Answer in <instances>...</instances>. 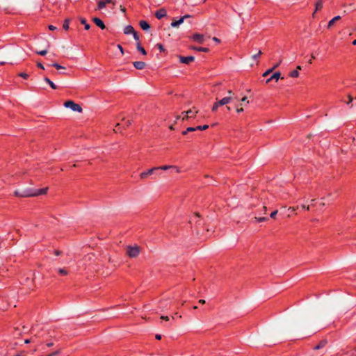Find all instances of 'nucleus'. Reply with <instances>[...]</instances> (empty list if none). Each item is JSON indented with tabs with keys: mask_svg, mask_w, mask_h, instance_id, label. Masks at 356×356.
<instances>
[{
	"mask_svg": "<svg viewBox=\"0 0 356 356\" xmlns=\"http://www.w3.org/2000/svg\"><path fill=\"white\" fill-rule=\"evenodd\" d=\"M140 252V248L137 245H128L126 248V254L130 258L137 257Z\"/></svg>",
	"mask_w": 356,
	"mask_h": 356,
	"instance_id": "f257e3e1",
	"label": "nucleus"
},
{
	"mask_svg": "<svg viewBox=\"0 0 356 356\" xmlns=\"http://www.w3.org/2000/svg\"><path fill=\"white\" fill-rule=\"evenodd\" d=\"M198 113L199 110L196 107H193L187 111L182 112V121H185L191 118H194Z\"/></svg>",
	"mask_w": 356,
	"mask_h": 356,
	"instance_id": "f03ea898",
	"label": "nucleus"
},
{
	"mask_svg": "<svg viewBox=\"0 0 356 356\" xmlns=\"http://www.w3.org/2000/svg\"><path fill=\"white\" fill-rule=\"evenodd\" d=\"M228 95L218 100V104L222 106L227 105L230 103L235 97L234 93L232 90H229L227 91Z\"/></svg>",
	"mask_w": 356,
	"mask_h": 356,
	"instance_id": "7ed1b4c3",
	"label": "nucleus"
},
{
	"mask_svg": "<svg viewBox=\"0 0 356 356\" xmlns=\"http://www.w3.org/2000/svg\"><path fill=\"white\" fill-rule=\"evenodd\" d=\"M64 106L66 108H70L73 111H76L78 113H81L83 111L81 106L79 104L75 103L74 101H72V100L65 102L64 103Z\"/></svg>",
	"mask_w": 356,
	"mask_h": 356,
	"instance_id": "20e7f679",
	"label": "nucleus"
},
{
	"mask_svg": "<svg viewBox=\"0 0 356 356\" xmlns=\"http://www.w3.org/2000/svg\"><path fill=\"white\" fill-rule=\"evenodd\" d=\"M14 195L16 197H31V191L30 190H26V191H15L14 192Z\"/></svg>",
	"mask_w": 356,
	"mask_h": 356,
	"instance_id": "39448f33",
	"label": "nucleus"
},
{
	"mask_svg": "<svg viewBox=\"0 0 356 356\" xmlns=\"http://www.w3.org/2000/svg\"><path fill=\"white\" fill-rule=\"evenodd\" d=\"M191 38L200 44H203L204 42V36L202 34L195 33L193 34Z\"/></svg>",
	"mask_w": 356,
	"mask_h": 356,
	"instance_id": "423d86ee",
	"label": "nucleus"
},
{
	"mask_svg": "<svg viewBox=\"0 0 356 356\" xmlns=\"http://www.w3.org/2000/svg\"><path fill=\"white\" fill-rule=\"evenodd\" d=\"M155 170H157V168H156L155 167H153L147 171L141 172L140 174L139 177H140V179H142V180L145 179L149 175H152Z\"/></svg>",
	"mask_w": 356,
	"mask_h": 356,
	"instance_id": "0eeeda50",
	"label": "nucleus"
},
{
	"mask_svg": "<svg viewBox=\"0 0 356 356\" xmlns=\"http://www.w3.org/2000/svg\"><path fill=\"white\" fill-rule=\"evenodd\" d=\"M178 57H179V61L181 63H184V64H189L190 63L194 61V60H195V58L193 56H179Z\"/></svg>",
	"mask_w": 356,
	"mask_h": 356,
	"instance_id": "6e6552de",
	"label": "nucleus"
},
{
	"mask_svg": "<svg viewBox=\"0 0 356 356\" xmlns=\"http://www.w3.org/2000/svg\"><path fill=\"white\" fill-rule=\"evenodd\" d=\"M48 188H43L38 189L34 192L31 191V197L38 196L40 195H44L47 193Z\"/></svg>",
	"mask_w": 356,
	"mask_h": 356,
	"instance_id": "1a4fd4ad",
	"label": "nucleus"
},
{
	"mask_svg": "<svg viewBox=\"0 0 356 356\" xmlns=\"http://www.w3.org/2000/svg\"><path fill=\"white\" fill-rule=\"evenodd\" d=\"M167 15V11L165 8H161L155 13V17L157 19H161Z\"/></svg>",
	"mask_w": 356,
	"mask_h": 356,
	"instance_id": "9d476101",
	"label": "nucleus"
},
{
	"mask_svg": "<svg viewBox=\"0 0 356 356\" xmlns=\"http://www.w3.org/2000/svg\"><path fill=\"white\" fill-rule=\"evenodd\" d=\"M155 168H157V170H167L168 169L174 168L176 170L177 172H178V173L180 172V169L175 165H161V166L155 167Z\"/></svg>",
	"mask_w": 356,
	"mask_h": 356,
	"instance_id": "9b49d317",
	"label": "nucleus"
},
{
	"mask_svg": "<svg viewBox=\"0 0 356 356\" xmlns=\"http://www.w3.org/2000/svg\"><path fill=\"white\" fill-rule=\"evenodd\" d=\"M280 79H283V77H281V73L280 72H276L266 80V83H268L273 79L277 81Z\"/></svg>",
	"mask_w": 356,
	"mask_h": 356,
	"instance_id": "f8f14e48",
	"label": "nucleus"
},
{
	"mask_svg": "<svg viewBox=\"0 0 356 356\" xmlns=\"http://www.w3.org/2000/svg\"><path fill=\"white\" fill-rule=\"evenodd\" d=\"M92 21L101 29H104L106 28L104 23L103 22V21L101 19H99L98 17H94L92 19Z\"/></svg>",
	"mask_w": 356,
	"mask_h": 356,
	"instance_id": "ddd939ff",
	"label": "nucleus"
},
{
	"mask_svg": "<svg viewBox=\"0 0 356 356\" xmlns=\"http://www.w3.org/2000/svg\"><path fill=\"white\" fill-rule=\"evenodd\" d=\"M170 303L167 300H161L159 303V308L161 310L167 309L170 307Z\"/></svg>",
	"mask_w": 356,
	"mask_h": 356,
	"instance_id": "4468645a",
	"label": "nucleus"
},
{
	"mask_svg": "<svg viewBox=\"0 0 356 356\" xmlns=\"http://www.w3.org/2000/svg\"><path fill=\"white\" fill-rule=\"evenodd\" d=\"M323 8V0H316L315 4V10L312 14V16L314 17L316 12L318 10H321Z\"/></svg>",
	"mask_w": 356,
	"mask_h": 356,
	"instance_id": "2eb2a0df",
	"label": "nucleus"
},
{
	"mask_svg": "<svg viewBox=\"0 0 356 356\" xmlns=\"http://www.w3.org/2000/svg\"><path fill=\"white\" fill-rule=\"evenodd\" d=\"M133 65L137 70H143L146 66L145 63L143 61H135L133 63Z\"/></svg>",
	"mask_w": 356,
	"mask_h": 356,
	"instance_id": "dca6fc26",
	"label": "nucleus"
},
{
	"mask_svg": "<svg viewBox=\"0 0 356 356\" xmlns=\"http://www.w3.org/2000/svg\"><path fill=\"white\" fill-rule=\"evenodd\" d=\"M340 19H341V16H339V15H337V16L334 17V18H332L330 21H329L327 28L328 29H331L332 26L334 24V23L337 21L339 20Z\"/></svg>",
	"mask_w": 356,
	"mask_h": 356,
	"instance_id": "f3484780",
	"label": "nucleus"
},
{
	"mask_svg": "<svg viewBox=\"0 0 356 356\" xmlns=\"http://www.w3.org/2000/svg\"><path fill=\"white\" fill-rule=\"evenodd\" d=\"M135 32L134 28L131 25L126 26L124 29V34H133Z\"/></svg>",
	"mask_w": 356,
	"mask_h": 356,
	"instance_id": "a211bd4d",
	"label": "nucleus"
},
{
	"mask_svg": "<svg viewBox=\"0 0 356 356\" xmlns=\"http://www.w3.org/2000/svg\"><path fill=\"white\" fill-rule=\"evenodd\" d=\"M190 49L192 50L198 51H203V52L209 51V49L207 47H197L195 46H191V47H190Z\"/></svg>",
	"mask_w": 356,
	"mask_h": 356,
	"instance_id": "6ab92c4d",
	"label": "nucleus"
},
{
	"mask_svg": "<svg viewBox=\"0 0 356 356\" xmlns=\"http://www.w3.org/2000/svg\"><path fill=\"white\" fill-rule=\"evenodd\" d=\"M44 81L47 83L52 89L56 90L57 88V86L54 84V83L51 81L48 77H44Z\"/></svg>",
	"mask_w": 356,
	"mask_h": 356,
	"instance_id": "aec40b11",
	"label": "nucleus"
},
{
	"mask_svg": "<svg viewBox=\"0 0 356 356\" xmlns=\"http://www.w3.org/2000/svg\"><path fill=\"white\" fill-rule=\"evenodd\" d=\"M140 26L143 30H148L150 27L149 24L146 21L143 20L140 22Z\"/></svg>",
	"mask_w": 356,
	"mask_h": 356,
	"instance_id": "412c9836",
	"label": "nucleus"
},
{
	"mask_svg": "<svg viewBox=\"0 0 356 356\" xmlns=\"http://www.w3.org/2000/svg\"><path fill=\"white\" fill-rule=\"evenodd\" d=\"M136 48L138 49V51H139L143 55H146L147 54V51H145V49L141 46L140 44V42H137V44H136Z\"/></svg>",
	"mask_w": 356,
	"mask_h": 356,
	"instance_id": "4be33fe9",
	"label": "nucleus"
},
{
	"mask_svg": "<svg viewBox=\"0 0 356 356\" xmlns=\"http://www.w3.org/2000/svg\"><path fill=\"white\" fill-rule=\"evenodd\" d=\"M326 343H327V341L325 340H322L318 343V345H316L315 347H314V349L319 350V349L323 348L325 346Z\"/></svg>",
	"mask_w": 356,
	"mask_h": 356,
	"instance_id": "5701e85b",
	"label": "nucleus"
},
{
	"mask_svg": "<svg viewBox=\"0 0 356 356\" xmlns=\"http://www.w3.org/2000/svg\"><path fill=\"white\" fill-rule=\"evenodd\" d=\"M184 22V18H180L178 20H176V21H173L172 23H171V26L172 27H177L178 26H179L181 24H182Z\"/></svg>",
	"mask_w": 356,
	"mask_h": 356,
	"instance_id": "b1692460",
	"label": "nucleus"
},
{
	"mask_svg": "<svg viewBox=\"0 0 356 356\" xmlns=\"http://www.w3.org/2000/svg\"><path fill=\"white\" fill-rule=\"evenodd\" d=\"M70 22V19H65V21L63 22V28L65 31H67L69 29Z\"/></svg>",
	"mask_w": 356,
	"mask_h": 356,
	"instance_id": "393cba45",
	"label": "nucleus"
},
{
	"mask_svg": "<svg viewBox=\"0 0 356 356\" xmlns=\"http://www.w3.org/2000/svg\"><path fill=\"white\" fill-rule=\"evenodd\" d=\"M220 106H221V105H219V104H218V99H216V102H214V104H213V106H212L211 111H213V112H215V111H216L218 109V108H219Z\"/></svg>",
	"mask_w": 356,
	"mask_h": 356,
	"instance_id": "a878e982",
	"label": "nucleus"
},
{
	"mask_svg": "<svg viewBox=\"0 0 356 356\" xmlns=\"http://www.w3.org/2000/svg\"><path fill=\"white\" fill-rule=\"evenodd\" d=\"M81 23L84 25V28L86 30H89L90 24L87 23L86 20L83 18L81 19Z\"/></svg>",
	"mask_w": 356,
	"mask_h": 356,
	"instance_id": "bb28decb",
	"label": "nucleus"
},
{
	"mask_svg": "<svg viewBox=\"0 0 356 356\" xmlns=\"http://www.w3.org/2000/svg\"><path fill=\"white\" fill-rule=\"evenodd\" d=\"M106 5L105 0H101L98 2V9L104 8Z\"/></svg>",
	"mask_w": 356,
	"mask_h": 356,
	"instance_id": "cd10ccee",
	"label": "nucleus"
},
{
	"mask_svg": "<svg viewBox=\"0 0 356 356\" xmlns=\"http://www.w3.org/2000/svg\"><path fill=\"white\" fill-rule=\"evenodd\" d=\"M122 121H124L123 125L126 127H129L132 124V120L129 119L126 120L125 118H123Z\"/></svg>",
	"mask_w": 356,
	"mask_h": 356,
	"instance_id": "c85d7f7f",
	"label": "nucleus"
},
{
	"mask_svg": "<svg viewBox=\"0 0 356 356\" xmlns=\"http://www.w3.org/2000/svg\"><path fill=\"white\" fill-rule=\"evenodd\" d=\"M289 76L292 78H296L299 76V72L298 70H293L290 72Z\"/></svg>",
	"mask_w": 356,
	"mask_h": 356,
	"instance_id": "c756f323",
	"label": "nucleus"
},
{
	"mask_svg": "<svg viewBox=\"0 0 356 356\" xmlns=\"http://www.w3.org/2000/svg\"><path fill=\"white\" fill-rule=\"evenodd\" d=\"M208 128H209V125H207V124L196 127V129L199 130V131L207 130Z\"/></svg>",
	"mask_w": 356,
	"mask_h": 356,
	"instance_id": "7c9ffc66",
	"label": "nucleus"
},
{
	"mask_svg": "<svg viewBox=\"0 0 356 356\" xmlns=\"http://www.w3.org/2000/svg\"><path fill=\"white\" fill-rule=\"evenodd\" d=\"M51 65L54 67L57 70L65 69L64 66H62L56 63H52Z\"/></svg>",
	"mask_w": 356,
	"mask_h": 356,
	"instance_id": "2f4dec72",
	"label": "nucleus"
},
{
	"mask_svg": "<svg viewBox=\"0 0 356 356\" xmlns=\"http://www.w3.org/2000/svg\"><path fill=\"white\" fill-rule=\"evenodd\" d=\"M58 273L61 275H67L68 274L67 271L64 268H59L58 270Z\"/></svg>",
	"mask_w": 356,
	"mask_h": 356,
	"instance_id": "473e14b6",
	"label": "nucleus"
},
{
	"mask_svg": "<svg viewBox=\"0 0 356 356\" xmlns=\"http://www.w3.org/2000/svg\"><path fill=\"white\" fill-rule=\"evenodd\" d=\"M245 103H246L247 104H249V101H248V97L246 96H245L243 98H241L240 106H243Z\"/></svg>",
	"mask_w": 356,
	"mask_h": 356,
	"instance_id": "72a5a7b5",
	"label": "nucleus"
},
{
	"mask_svg": "<svg viewBox=\"0 0 356 356\" xmlns=\"http://www.w3.org/2000/svg\"><path fill=\"white\" fill-rule=\"evenodd\" d=\"M18 76L24 79H27L29 78V74L25 73V72H21V73H19L18 74Z\"/></svg>",
	"mask_w": 356,
	"mask_h": 356,
	"instance_id": "f704fd0d",
	"label": "nucleus"
},
{
	"mask_svg": "<svg viewBox=\"0 0 356 356\" xmlns=\"http://www.w3.org/2000/svg\"><path fill=\"white\" fill-rule=\"evenodd\" d=\"M254 218H255V220H256L257 222H264V221H266V220H267V218H266V217H259V218H258V217H255Z\"/></svg>",
	"mask_w": 356,
	"mask_h": 356,
	"instance_id": "c9c22d12",
	"label": "nucleus"
},
{
	"mask_svg": "<svg viewBox=\"0 0 356 356\" xmlns=\"http://www.w3.org/2000/svg\"><path fill=\"white\" fill-rule=\"evenodd\" d=\"M262 54V52L261 50L258 51L257 54H254L252 56V59L257 60L261 55Z\"/></svg>",
	"mask_w": 356,
	"mask_h": 356,
	"instance_id": "e433bc0d",
	"label": "nucleus"
},
{
	"mask_svg": "<svg viewBox=\"0 0 356 356\" xmlns=\"http://www.w3.org/2000/svg\"><path fill=\"white\" fill-rule=\"evenodd\" d=\"M243 111H244V110H243V108L242 107V106H236V111L237 113H242V112H243Z\"/></svg>",
	"mask_w": 356,
	"mask_h": 356,
	"instance_id": "4c0bfd02",
	"label": "nucleus"
},
{
	"mask_svg": "<svg viewBox=\"0 0 356 356\" xmlns=\"http://www.w3.org/2000/svg\"><path fill=\"white\" fill-rule=\"evenodd\" d=\"M38 55L40 56H44L47 54V50H41L36 52Z\"/></svg>",
	"mask_w": 356,
	"mask_h": 356,
	"instance_id": "58836bf2",
	"label": "nucleus"
},
{
	"mask_svg": "<svg viewBox=\"0 0 356 356\" xmlns=\"http://www.w3.org/2000/svg\"><path fill=\"white\" fill-rule=\"evenodd\" d=\"M273 71V70H272V67L268 70H266L264 74H263V76H267L268 74H270V73H271Z\"/></svg>",
	"mask_w": 356,
	"mask_h": 356,
	"instance_id": "ea45409f",
	"label": "nucleus"
},
{
	"mask_svg": "<svg viewBox=\"0 0 356 356\" xmlns=\"http://www.w3.org/2000/svg\"><path fill=\"white\" fill-rule=\"evenodd\" d=\"M60 354V350L54 351L47 356H58Z\"/></svg>",
	"mask_w": 356,
	"mask_h": 356,
	"instance_id": "a19ab883",
	"label": "nucleus"
},
{
	"mask_svg": "<svg viewBox=\"0 0 356 356\" xmlns=\"http://www.w3.org/2000/svg\"><path fill=\"white\" fill-rule=\"evenodd\" d=\"M133 36L138 42H140L139 36L136 31L133 33Z\"/></svg>",
	"mask_w": 356,
	"mask_h": 356,
	"instance_id": "79ce46f5",
	"label": "nucleus"
},
{
	"mask_svg": "<svg viewBox=\"0 0 356 356\" xmlns=\"http://www.w3.org/2000/svg\"><path fill=\"white\" fill-rule=\"evenodd\" d=\"M277 210H275L274 211H273L271 213H270V218L275 219L276 218V216H277Z\"/></svg>",
	"mask_w": 356,
	"mask_h": 356,
	"instance_id": "37998d69",
	"label": "nucleus"
},
{
	"mask_svg": "<svg viewBox=\"0 0 356 356\" xmlns=\"http://www.w3.org/2000/svg\"><path fill=\"white\" fill-rule=\"evenodd\" d=\"M156 47L161 51H163L165 50L163 46L161 44H157Z\"/></svg>",
	"mask_w": 356,
	"mask_h": 356,
	"instance_id": "c03bdc74",
	"label": "nucleus"
},
{
	"mask_svg": "<svg viewBox=\"0 0 356 356\" xmlns=\"http://www.w3.org/2000/svg\"><path fill=\"white\" fill-rule=\"evenodd\" d=\"M195 131H197L196 127H188L186 129V131H188V132Z\"/></svg>",
	"mask_w": 356,
	"mask_h": 356,
	"instance_id": "a18cd8bd",
	"label": "nucleus"
},
{
	"mask_svg": "<svg viewBox=\"0 0 356 356\" xmlns=\"http://www.w3.org/2000/svg\"><path fill=\"white\" fill-rule=\"evenodd\" d=\"M281 63H282V60H280V61L277 63L275 64L273 66L272 70H274L275 69H276L281 64Z\"/></svg>",
	"mask_w": 356,
	"mask_h": 356,
	"instance_id": "49530a36",
	"label": "nucleus"
},
{
	"mask_svg": "<svg viewBox=\"0 0 356 356\" xmlns=\"http://www.w3.org/2000/svg\"><path fill=\"white\" fill-rule=\"evenodd\" d=\"M106 4L107 3H112L113 5H115V1L114 0H105Z\"/></svg>",
	"mask_w": 356,
	"mask_h": 356,
	"instance_id": "de8ad7c7",
	"label": "nucleus"
},
{
	"mask_svg": "<svg viewBox=\"0 0 356 356\" xmlns=\"http://www.w3.org/2000/svg\"><path fill=\"white\" fill-rule=\"evenodd\" d=\"M37 66L38 67L42 69V70H44V65L41 63H37Z\"/></svg>",
	"mask_w": 356,
	"mask_h": 356,
	"instance_id": "09e8293b",
	"label": "nucleus"
},
{
	"mask_svg": "<svg viewBox=\"0 0 356 356\" xmlns=\"http://www.w3.org/2000/svg\"><path fill=\"white\" fill-rule=\"evenodd\" d=\"M118 48L120 49L122 54H124V49L120 44H118Z\"/></svg>",
	"mask_w": 356,
	"mask_h": 356,
	"instance_id": "8fccbe9b",
	"label": "nucleus"
},
{
	"mask_svg": "<svg viewBox=\"0 0 356 356\" xmlns=\"http://www.w3.org/2000/svg\"><path fill=\"white\" fill-rule=\"evenodd\" d=\"M161 319L168 321H169V317L167 316H161Z\"/></svg>",
	"mask_w": 356,
	"mask_h": 356,
	"instance_id": "3c124183",
	"label": "nucleus"
},
{
	"mask_svg": "<svg viewBox=\"0 0 356 356\" xmlns=\"http://www.w3.org/2000/svg\"><path fill=\"white\" fill-rule=\"evenodd\" d=\"M353 99L350 95H348V101L347 102V104H350L353 102Z\"/></svg>",
	"mask_w": 356,
	"mask_h": 356,
	"instance_id": "603ef678",
	"label": "nucleus"
},
{
	"mask_svg": "<svg viewBox=\"0 0 356 356\" xmlns=\"http://www.w3.org/2000/svg\"><path fill=\"white\" fill-rule=\"evenodd\" d=\"M49 29L51 30V31H54L56 29V27L53 26V25H49Z\"/></svg>",
	"mask_w": 356,
	"mask_h": 356,
	"instance_id": "864d4df0",
	"label": "nucleus"
},
{
	"mask_svg": "<svg viewBox=\"0 0 356 356\" xmlns=\"http://www.w3.org/2000/svg\"><path fill=\"white\" fill-rule=\"evenodd\" d=\"M182 116H183V115H182L181 114V115H177L176 116V118H175V119H176V122H177L178 120H179V119H181V120H182Z\"/></svg>",
	"mask_w": 356,
	"mask_h": 356,
	"instance_id": "5fc2aeb1",
	"label": "nucleus"
},
{
	"mask_svg": "<svg viewBox=\"0 0 356 356\" xmlns=\"http://www.w3.org/2000/svg\"><path fill=\"white\" fill-rule=\"evenodd\" d=\"M15 356H25V352L22 351L20 353H19V354H17V355H16Z\"/></svg>",
	"mask_w": 356,
	"mask_h": 356,
	"instance_id": "6e6d98bb",
	"label": "nucleus"
},
{
	"mask_svg": "<svg viewBox=\"0 0 356 356\" xmlns=\"http://www.w3.org/2000/svg\"><path fill=\"white\" fill-rule=\"evenodd\" d=\"M213 40L218 43H219L220 42V40L218 38H217L216 37H213Z\"/></svg>",
	"mask_w": 356,
	"mask_h": 356,
	"instance_id": "4d7b16f0",
	"label": "nucleus"
},
{
	"mask_svg": "<svg viewBox=\"0 0 356 356\" xmlns=\"http://www.w3.org/2000/svg\"><path fill=\"white\" fill-rule=\"evenodd\" d=\"M302 208L304 209H306L307 211L309 210V206H305V205H302Z\"/></svg>",
	"mask_w": 356,
	"mask_h": 356,
	"instance_id": "13d9d810",
	"label": "nucleus"
},
{
	"mask_svg": "<svg viewBox=\"0 0 356 356\" xmlns=\"http://www.w3.org/2000/svg\"><path fill=\"white\" fill-rule=\"evenodd\" d=\"M155 338L157 340H160L161 339V334H156Z\"/></svg>",
	"mask_w": 356,
	"mask_h": 356,
	"instance_id": "bf43d9fd",
	"label": "nucleus"
},
{
	"mask_svg": "<svg viewBox=\"0 0 356 356\" xmlns=\"http://www.w3.org/2000/svg\"><path fill=\"white\" fill-rule=\"evenodd\" d=\"M120 10L123 13H125L126 10H125V8L123 7L122 6H120Z\"/></svg>",
	"mask_w": 356,
	"mask_h": 356,
	"instance_id": "052dcab7",
	"label": "nucleus"
},
{
	"mask_svg": "<svg viewBox=\"0 0 356 356\" xmlns=\"http://www.w3.org/2000/svg\"><path fill=\"white\" fill-rule=\"evenodd\" d=\"M314 58H315V56H314L313 54H312V56H311V58H310V60H309V63H312V60H313V59H314Z\"/></svg>",
	"mask_w": 356,
	"mask_h": 356,
	"instance_id": "680f3d73",
	"label": "nucleus"
},
{
	"mask_svg": "<svg viewBox=\"0 0 356 356\" xmlns=\"http://www.w3.org/2000/svg\"><path fill=\"white\" fill-rule=\"evenodd\" d=\"M262 208H263V210H264V213H265L266 212L267 207H266V205H263Z\"/></svg>",
	"mask_w": 356,
	"mask_h": 356,
	"instance_id": "e2e57ef3",
	"label": "nucleus"
},
{
	"mask_svg": "<svg viewBox=\"0 0 356 356\" xmlns=\"http://www.w3.org/2000/svg\"><path fill=\"white\" fill-rule=\"evenodd\" d=\"M188 17H191V15H184V16L181 17V18H184V20L185 19L188 18Z\"/></svg>",
	"mask_w": 356,
	"mask_h": 356,
	"instance_id": "0e129e2a",
	"label": "nucleus"
},
{
	"mask_svg": "<svg viewBox=\"0 0 356 356\" xmlns=\"http://www.w3.org/2000/svg\"><path fill=\"white\" fill-rule=\"evenodd\" d=\"M199 302H200V304H204L206 302H205V300H204V299H200V300H199Z\"/></svg>",
	"mask_w": 356,
	"mask_h": 356,
	"instance_id": "69168bd1",
	"label": "nucleus"
},
{
	"mask_svg": "<svg viewBox=\"0 0 356 356\" xmlns=\"http://www.w3.org/2000/svg\"><path fill=\"white\" fill-rule=\"evenodd\" d=\"M32 340L31 339H25L24 343H29Z\"/></svg>",
	"mask_w": 356,
	"mask_h": 356,
	"instance_id": "338daca9",
	"label": "nucleus"
},
{
	"mask_svg": "<svg viewBox=\"0 0 356 356\" xmlns=\"http://www.w3.org/2000/svg\"><path fill=\"white\" fill-rule=\"evenodd\" d=\"M53 345H54V343H51V342H50V343H47V346L48 347H51V346H52Z\"/></svg>",
	"mask_w": 356,
	"mask_h": 356,
	"instance_id": "774afa93",
	"label": "nucleus"
}]
</instances>
